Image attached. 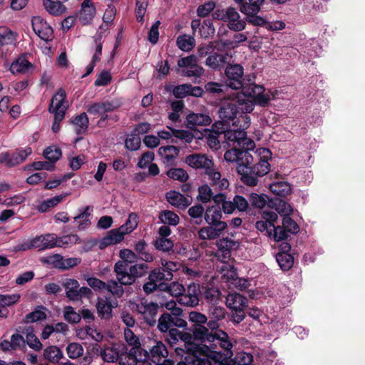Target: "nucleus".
Masks as SVG:
<instances>
[{
    "mask_svg": "<svg viewBox=\"0 0 365 365\" xmlns=\"http://www.w3.org/2000/svg\"><path fill=\"white\" fill-rule=\"evenodd\" d=\"M32 28L35 34L42 40L48 41L53 34V28L41 16H34L31 19Z\"/></svg>",
    "mask_w": 365,
    "mask_h": 365,
    "instance_id": "a211bd4d",
    "label": "nucleus"
},
{
    "mask_svg": "<svg viewBox=\"0 0 365 365\" xmlns=\"http://www.w3.org/2000/svg\"><path fill=\"white\" fill-rule=\"evenodd\" d=\"M270 191L278 197H285L292 192L291 185L284 181L274 182L269 185Z\"/></svg>",
    "mask_w": 365,
    "mask_h": 365,
    "instance_id": "f704fd0d",
    "label": "nucleus"
},
{
    "mask_svg": "<svg viewBox=\"0 0 365 365\" xmlns=\"http://www.w3.org/2000/svg\"><path fill=\"white\" fill-rule=\"evenodd\" d=\"M70 123L73 125L75 133L77 135H82L88 132L89 120L87 113L85 112L79 115L73 116L70 120Z\"/></svg>",
    "mask_w": 365,
    "mask_h": 365,
    "instance_id": "b1692460",
    "label": "nucleus"
},
{
    "mask_svg": "<svg viewBox=\"0 0 365 365\" xmlns=\"http://www.w3.org/2000/svg\"><path fill=\"white\" fill-rule=\"evenodd\" d=\"M66 289V296L73 302L81 300V295L79 294V282L75 279H66L62 284Z\"/></svg>",
    "mask_w": 365,
    "mask_h": 365,
    "instance_id": "bb28decb",
    "label": "nucleus"
},
{
    "mask_svg": "<svg viewBox=\"0 0 365 365\" xmlns=\"http://www.w3.org/2000/svg\"><path fill=\"white\" fill-rule=\"evenodd\" d=\"M149 266L145 263L135 264L129 267V275L127 276V285L133 284L137 278L145 276L148 271Z\"/></svg>",
    "mask_w": 365,
    "mask_h": 365,
    "instance_id": "c85d7f7f",
    "label": "nucleus"
},
{
    "mask_svg": "<svg viewBox=\"0 0 365 365\" xmlns=\"http://www.w3.org/2000/svg\"><path fill=\"white\" fill-rule=\"evenodd\" d=\"M200 294V285L196 283H191L181 295L179 302L187 307L197 306L199 304Z\"/></svg>",
    "mask_w": 365,
    "mask_h": 365,
    "instance_id": "dca6fc26",
    "label": "nucleus"
},
{
    "mask_svg": "<svg viewBox=\"0 0 365 365\" xmlns=\"http://www.w3.org/2000/svg\"><path fill=\"white\" fill-rule=\"evenodd\" d=\"M180 148L175 145L161 146L158 149V154L165 158L167 163H170L176 158L180 153Z\"/></svg>",
    "mask_w": 365,
    "mask_h": 365,
    "instance_id": "37998d69",
    "label": "nucleus"
},
{
    "mask_svg": "<svg viewBox=\"0 0 365 365\" xmlns=\"http://www.w3.org/2000/svg\"><path fill=\"white\" fill-rule=\"evenodd\" d=\"M66 92L63 89L60 88L58 92L52 97L50 105H52L53 110H64L63 103L66 98Z\"/></svg>",
    "mask_w": 365,
    "mask_h": 365,
    "instance_id": "5fc2aeb1",
    "label": "nucleus"
},
{
    "mask_svg": "<svg viewBox=\"0 0 365 365\" xmlns=\"http://www.w3.org/2000/svg\"><path fill=\"white\" fill-rule=\"evenodd\" d=\"M257 162L254 163V157L245 150L239 149L235 145L231 150L225 153L226 161L237 164V172L241 176V181L248 186H255L258 183V177H262L270 170L269 160L272 159L271 150L260 148L255 152Z\"/></svg>",
    "mask_w": 365,
    "mask_h": 365,
    "instance_id": "f257e3e1",
    "label": "nucleus"
},
{
    "mask_svg": "<svg viewBox=\"0 0 365 365\" xmlns=\"http://www.w3.org/2000/svg\"><path fill=\"white\" fill-rule=\"evenodd\" d=\"M45 9L52 16H58L66 11V7L63 4L54 0H42Z\"/></svg>",
    "mask_w": 365,
    "mask_h": 365,
    "instance_id": "473e14b6",
    "label": "nucleus"
},
{
    "mask_svg": "<svg viewBox=\"0 0 365 365\" xmlns=\"http://www.w3.org/2000/svg\"><path fill=\"white\" fill-rule=\"evenodd\" d=\"M225 22H228V28L234 31H242L246 26V21L240 19V14L232 6L225 10Z\"/></svg>",
    "mask_w": 365,
    "mask_h": 365,
    "instance_id": "6ab92c4d",
    "label": "nucleus"
},
{
    "mask_svg": "<svg viewBox=\"0 0 365 365\" xmlns=\"http://www.w3.org/2000/svg\"><path fill=\"white\" fill-rule=\"evenodd\" d=\"M159 220L164 225L168 226H176L179 224L180 217L173 211L168 210H162L158 215Z\"/></svg>",
    "mask_w": 365,
    "mask_h": 365,
    "instance_id": "79ce46f5",
    "label": "nucleus"
},
{
    "mask_svg": "<svg viewBox=\"0 0 365 365\" xmlns=\"http://www.w3.org/2000/svg\"><path fill=\"white\" fill-rule=\"evenodd\" d=\"M63 317L65 320L70 324H78L81 320L80 313H77L71 306H66L64 307Z\"/></svg>",
    "mask_w": 365,
    "mask_h": 365,
    "instance_id": "13d9d810",
    "label": "nucleus"
},
{
    "mask_svg": "<svg viewBox=\"0 0 365 365\" xmlns=\"http://www.w3.org/2000/svg\"><path fill=\"white\" fill-rule=\"evenodd\" d=\"M225 73L227 77V86L234 90L243 88L244 68L238 63H228L225 68Z\"/></svg>",
    "mask_w": 365,
    "mask_h": 365,
    "instance_id": "9b49d317",
    "label": "nucleus"
},
{
    "mask_svg": "<svg viewBox=\"0 0 365 365\" xmlns=\"http://www.w3.org/2000/svg\"><path fill=\"white\" fill-rule=\"evenodd\" d=\"M262 218L256 222L255 227L260 232L271 237L272 229L278 219V215L273 211H265L262 213Z\"/></svg>",
    "mask_w": 365,
    "mask_h": 365,
    "instance_id": "f3484780",
    "label": "nucleus"
},
{
    "mask_svg": "<svg viewBox=\"0 0 365 365\" xmlns=\"http://www.w3.org/2000/svg\"><path fill=\"white\" fill-rule=\"evenodd\" d=\"M101 356L105 362H115L119 359L120 365H127L122 358L119 356V351L115 347H106L101 350Z\"/></svg>",
    "mask_w": 365,
    "mask_h": 365,
    "instance_id": "72a5a7b5",
    "label": "nucleus"
},
{
    "mask_svg": "<svg viewBox=\"0 0 365 365\" xmlns=\"http://www.w3.org/2000/svg\"><path fill=\"white\" fill-rule=\"evenodd\" d=\"M200 34L202 38H207L215 34V29L212 19H205L200 28Z\"/></svg>",
    "mask_w": 365,
    "mask_h": 365,
    "instance_id": "680f3d73",
    "label": "nucleus"
},
{
    "mask_svg": "<svg viewBox=\"0 0 365 365\" xmlns=\"http://www.w3.org/2000/svg\"><path fill=\"white\" fill-rule=\"evenodd\" d=\"M232 347L229 349H222L223 351L211 350L205 351L202 353L200 359H207L211 365H236L232 359L233 355Z\"/></svg>",
    "mask_w": 365,
    "mask_h": 365,
    "instance_id": "9d476101",
    "label": "nucleus"
},
{
    "mask_svg": "<svg viewBox=\"0 0 365 365\" xmlns=\"http://www.w3.org/2000/svg\"><path fill=\"white\" fill-rule=\"evenodd\" d=\"M129 264L122 260L118 261L114 266V272L116 274L117 280L121 284L124 285H127V284L124 282L127 281V276L129 275Z\"/></svg>",
    "mask_w": 365,
    "mask_h": 365,
    "instance_id": "e433bc0d",
    "label": "nucleus"
},
{
    "mask_svg": "<svg viewBox=\"0 0 365 365\" xmlns=\"http://www.w3.org/2000/svg\"><path fill=\"white\" fill-rule=\"evenodd\" d=\"M212 119L208 114L189 113L186 117L185 126L190 130H195L197 126L209 125Z\"/></svg>",
    "mask_w": 365,
    "mask_h": 365,
    "instance_id": "aec40b11",
    "label": "nucleus"
},
{
    "mask_svg": "<svg viewBox=\"0 0 365 365\" xmlns=\"http://www.w3.org/2000/svg\"><path fill=\"white\" fill-rule=\"evenodd\" d=\"M221 207L218 205L207 207L204 215L205 222L209 225L203 227L198 231L199 237L201 240H215L220 237L227 223L222 221Z\"/></svg>",
    "mask_w": 365,
    "mask_h": 365,
    "instance_id": "20e7f679",
    "label": "nucleus"
},
{
    "mask_svg": "<svg viewBox=\"0 0 365 365\" xmlns=\"http://www.w3.org/2000/svg\"><path fill=\"white\" fill-rule=\"evenodd\" d=\"M222 134L225 138L223 143H227L229 147H234L236 145L238 148V143H240L242 137L245 135V131L240 130H225L224 128V131L222 132Z\"/></svg>",
    "mask_w": 365,
    "mask_h": 365,
    "instance_id": "7c9ffc66",
    "label": "nucleus"
},
{
    "mask_svg": "<svg viewBox=\"0 0 365 365\" xmlns=\"http://www.w3.org/2000/svg\"><path fill=\"white\" fill-rule=\"evenodd\" d=\"M189 330L191 336L189 342H208L210 346H207L211 350H215L218 346L222 349H229L233 346L227 333L225 331H218L215 334L210 333L208 328L202 324H192Z\"/></svg>",
    "mask_w": 365,
    "mask_h": 365,
    "instance_id": "7ed1b4c3",
    "label": "nucleus"
},
{
    "mask_svg": "<svg viewBox=\"0 0 365 365\" xmlns=\"http://www.w3.org/2000/svg\"><path fill=\"white\" fill-rule=\"evenodd\" d=\"M34 65L29 62L26 57L19 58L16 61L12 63L11 70L13 73H26L33 68Z\"/></svg>",
    "mask_w": 365,
    "mask_h": 365,
    "instance_id": "c03bdc74",
    "label": "nucleus"
},
{
    "mask_svg": "<svg viewBox=\"0 0 365 365\" xmlns=\"http://www.w3.org/2000/svg\"><path fill=\"white\" fill-rule=\"evenodd\" d=\"M224 131V124L221 122H216L213 124L212 130L207 136V143L211 149L218 150L220 148V136Z\"/></svg>",
    "mask_w": 365,
    "mask_h": 365,
    "instance_id": "412c9836",
    "label": "nucleus"
},
{
    "mask_svg": "<svg viewBox=\"0 0 365 365\" xmlns=\"http://www.w3.org/2000/svg\"><path fill=\"white\" fill-rule=\"evenodd\" d=\"M212 197H213V192L207 184L198 187V195L197 197L198 201L207 203L212 200Z\"/></svg>",
    "mask_w": 365,
    "mask_h": 365,
    "instance_id": "052dcab7",
    "label": "nucleus"
},
{
    "mask_svg": "<svg viewBox=\"0 0 365 365\" xmlns=\"http://www.w3.org/2000/svg\"><path fill=\"white\" fill-rule=\"evenodd\" d=\"M79 237L77 235L58 237L56 234L48 233L36 236L31 240V247L38 250L51 249L56 247H63L68 244L76 243Z\"/></svg>",
    "mask_w": 365,
    "mask_h": 365,
    "instance_id": "39448f33",
    "label": "nucleus"
},
{
    "mask_svg": "<svg viewBox=\"0 0 365 365\" xmlns=\"http://www.w3.org/2000/svg\"><path fill=\"white\" fill-rule=\"evenodd\" d=\"M16 34L10 29L0 28V48L4 45H11L16 42Z\"/></svg>",
    "mask_w": 365,
    "mask_h": 365,
    "instance_id": "3c124183",
    "label": "nucleus"
},
{
    "mask_svg": "<svg viewBox=\"0 0 365 365\" xmlns=\"http://www.w3.org/2000/svg\"><path fill=\"white\" fill-rule=\"evenodd\" d=\"M269 202L272 203V206H274L275 210L282 216H289L293 212L292 207L283 199L275 197L274 200H270Z\"/></svg>",
    "mask_w": 365,
    "mask_h": 365,
    "instance_id": "c9c22d12",
    "label": "nucleus"
},
{
    "mask_svg": "<svg viewBox=\"0 0 365 365\" xmlns=\"http://www.w3.org/2000/svg\"><path fill=\"white\" fill-rule=\"evenodd\" d=\"M190 332L180 331L178 328L171 329L165 334H163L165 341L169 345L170 348L175 350L176 354L185 357V363L191 365L194 360H201L200 356L205 351H209L208 346L205 344L189 342L190 339Z\"/></svg>",
    "mask_w": 365,
    "mask_h": 365,
    "instance_id": "f03ea898",
    "label": "nucleus"
},
{
    "mask_svg": "<svg viewBox=\"0 0 365 365\" xmlns=\"http://www.w3.org/2000/svg\"><path fill=\"white\" fill-rule=\"evenodd\" d=\"M158 309V304L153 302H141L137 306L138 312L143 315V319L149 327H154L156 324Z\"/></svg>",
    "mask_w": 365,
    "mask_h": 365,
    "instance_id": "ddd939ff",
    "label": "nucleus"
},
{
    "mask_svg": "<svg viewBox=\"0 0 365 365\" xmlns=\"http://www.w3.org/2000/svg\"><path fill=\"white\" fill-rule=\"evenodd\" d=\"M170 274H165L159 267L152 269L149 272L148 281L143 284V290L146 294L153 293L155 291L167 289L168 283L165 281H170Z\"/></svg>",
    "mask_w": 365,
    "mask_h": 365,
    "instance_id": "1a4fd4ad",
    "label": "nucleus"
},
{
    "mask_svg": "<svg viewBox=\"0 0 365 365\" xmlns=\"http://www.w3.org/2000/svg\"><path fill=\"white\" fill-rule=\"evenodd\" d=\"M226 44L221 41H210L207 44H201L197 48V56L200 58L205 57L210 55L215 51L217 52H224Z\"/></svg>",
    "mask_w": 365,
    "mask_h": 365,
    "instance_id": "393cba45",
    "label": "nucleus"
},
{
    "mask_svg": "<svg viewBox=\"0 0 365 365\" xmlns=\"http://www.w3.org/2000/svg\"><path fill=\"white\" fill-rule=\"evenodd\" d=\"M236 96L231 100L225 101L222 103L219 109V116L222 119V123L230 124L231 122L233 125L236 124L235 120L237 115H240Z\"/></svg>",
    "mask_w": 365,
    "mask_h": 365,
    "instance_id": "f8f14e48",
    "label": "nucleus"
},
{
    "mask_svg": "<svg viewBox=\"0 0 365 365\" xmlns=\"http://www.w3.org/2000/svg\"><path fill=\"white\" fill-rule=\"evenodd\" d=\"M169 130L173 132V138L179 139L185 143H190L195 136L193 133L189 130L175 129L171 127H168Z\"/></svg>",
    "mask_w": 365,
    "mask_h": 365,
    "instance_id": "6e6d98bb",
    "label": "nucleus"
},
{
    "mask_svg": "<svg viewBox=\"0 0 365 365\" xmlns=\"http://www.w3.org/2000/svg\"><path fill=\"white\" fill-rule=\"evenodd\" d=\"M128 234L125 226H120L117 229H113L108 231L99 242V248L103 250L106 247L118 244L123 240L124 236Z\"/></svg>",
    "mask_w": 365,
    "mask_h": 365,
    "instance_id": "2eb2a0df",
    "label": "nucleus"
},
{
    "mask_svg": "<svg viewBox=\"0 0 365 365\" xmlns=\"http://www.w3.org/2000/svg\"><path fill=\"white\" fill-rule=\"evenodd\" d=\"M96 13V7L91 0H83L79 14V20L83 25L91 22Z\"/></svg>",
    "mask_w": 365,
    "mask_h": 365,
    "instance_id": "4be33fe9",
    "label": "nucleus"
},
{
    "mask_svg": "<svg viewBox=\"0 0 365 365\" xmlns=\"http://www.w3.org/2000/svg\"><path fill=\"white\" fill-rule=\"evenodd\" d=\"M98 316L103 319H109L113 317V306L107 299L98 297L96 303Z\"/></svg>",
    "mask_w": 365,
    "mask_h": 365,
    "instance_id": "c756f323",
    "label": "nucleus"
},
{
    "mask_svg": "<svg viewBox=\"0 0 365 365\" xmlns=\"http://www.w3.org/2000/svg\"><path fill=\"white\" fill-rule=\"evenodd\" d=\"M140 138L133 132L127 137L125 141V148L131 151L138 150L140 146Z\"/></svg>",
    "mask_w": 365,
    "mask_h": 365,
    "instance_id": "69168bd1",
    "label": "nucleus"
},
{
    "mask_svg": "<svg viewBox=\"0 0 365 365\" xmlns=\"http://www.w3.org/2000/svg\"><path fill=\"white\" fill-rule=\"evenodd\" d=\"M31 153L32 150L30 147H26L24 149H16V151L11 154L13 159L10 161L11 165L16 166L22 163Z\"/></svg>",
    "mask_w": 365,
    "mask_h": 365,
    "instance_id": "864d4df0",
    "label": "nucleus"
},
{
    "mask_svg": "<svg viewBox=\"0 0 365 365\" xmlns=\"http://www.w3.org/2000/svg\"><path fill=\"white\" fill-rule=\"evenodd\" d=\"M165 198L170 205L179 209H185L190 205L189 200L182 194L175 190L167 192Z\"/></svg>",
    "mask_w": 365,
    "mask_h": 365,
    "instance_id": "a878e982",
    "label": "nucleus"
},
{
    "mask_svg": "<svg viewBox=\"0 0 365 365\" xmlns=\"http://www.w3.org/2000/svg\"><path fill=\"white\" fill-rule=\"evenodd\" d=\"M43 155L45 158L48 160L52 165H55L56 161H58L62 155L61 148L55 145L47 147L43 152Z\"/></svg>",
    "mask_w": 365,
    "mask_h": 365,
    "instance_id": "09e8293b",
    "label": "nucleus"
},
{
    "mask_svg": "<svg viewBox=\"0 0 365 365\" xmlns=\"http://www.w3.org/2000/svg\"><path fill=\"white\" fill-rule=\"evenodd\" d=\"M289 237V233L287 231L284 226L282 225H275L274 224L273 227L272 229L271 237L275 242H279L282 240H286Z\"/></svg>",
    "mask_w": 365,
    "mask_h": 365,
    "instance_id": "bf43d9fd",
    "label": "nucleus"
},
{
    "mask_svg": "<svg viewBox=\"0 0 365 365\" xmlns=\"http://www.w3.org/2000/svg\"><path fill=\"white\" fill-rule=\"evenodd\" d=\"M118 280H110L106 284V289L113 296L121 297L124 294V289Z\"/></svg>",
    "mask_w": 365,
    "mask_h": 365,
    "instance_id": "0e129e2a",
    "label": "nucleus"
},
{
    "mask_svg": "<svg viewBox=\"0 0 365 365\" xmlns=\"http://www.w3.org/2000/svg\"><path fill=\"white\" fill-rule=\"evenodd\" d=\"M154 246L159 251L169 252L173 249L174 243L168 238H157L154 241Z\"/></svg>",
    "mask_w": 365,
    "mask_h": 365,
    "instance_id": "338daca9",
    "label": "nucleus"
},
{
    "mask_svg": "<svg viewBox=\"0 0 365 365\" xmlns=\"http://www.w3.org/2000/svg\"><path fill=\"white\" fill-rule=\"evenodd\" d=\"M161 307H165L168 312V314L172 317L174 320H185L183 317V310L177 307L174 301L167 302L165 304L160 303Z\"/></svg>",
    "mask_w": 365,
    "mask_h": 365,
    "instance_id": "8fccbe9b",
    "label": "nucleus"
},
{
    "mask_svg": "<svg viewBox=\"0 0 365 365\" xmlns=\"http://www.w3.org/2000/svg\"><path fill=\"white\" fill-rule=\"evenodd\" d=\"M222 52L215 51L207 58L205 64L215 71H220L227 62V54H223Z\"/></svg>",
    "mask_w": 365,
    "mask_h": 365,
    "instance_id": "cd10ccee",
    "label": "nucleus"
},
{
    "mask_svg": "<svg viewBox=\"0 0 365 365\" xmlns=\"http://www.w3.org/2000/svg\"><path fill=\"white\" fill-rule=\"evenodd\" d=\"M157 328L163 334H165L168 330L175 328H185L187 322L185 320H174L168 314V312H163L157 321Z\"/></svg>",
    "mask_w": 365,
    "mask_h": 365,
    "instance_id": "4468645a",
    "label": "nucleus"
},
{
    "mask_svg": "<svg viewBox=\"0 0 365 365\" xmlns=\"http://www.w3.org/2000/svg\"><path fill=\"white\" fill-rule=\"evenodd\" d=\"M226 306L231 311V321L235 324L242 322L246 317L248 307L247 297L237 292H229L226 297Z\"/></svg>",
    "mask_w": 365,
    "mask_h": 365,
    "instance_id": "423d86ee",
    "label": "nucleus"
},
{
    "mask_svg": "<svg viewBox=\"0 0 365 365\" xmlns=\"http://www.w3.org/2000/svg\"><path fill=\"white\" fill-rule=\"evenodd\" d=\"M282 224L289 234L296 235L299 232V226L290 215L284 217Z\"/></svg>",
    "mask_w": 365,
    "mask_h": 365,
    "instance_id": "774afa93",
    "label": "nucleus"
},
{
    "mask_svg": "<svg viewBox=\"0 0 365 365\" xmlns=\"http://www.w3.org/2000/svg\"><path fill=\"white\" fill-rule=\"evenodd\" d=\"M91 210L92 208L90 206H86L77 216L74 217L75 222L78 225L79 230H83L91 225V222L89 217L91 215Z\"/></svg>",
    "mask_w": 365,
    "mask_h": 365,
    "instance_id": "a19ab883",
    "label": "nucleus"
},
{
    "mask_svg": "<svg viewBox=\"0 0 365 365\" xmlns=\"http://www.w3.org/2000/svg\"><path fill=\"white\" fill-rule=\"evenodd\" d=\"M270 201L268 196L264 194H257L252 192L249 197L250 205L255 208H263Z\"/></svg>",
    "mask_w": 365,
    "mask_h": 365,
    "instance_id": "603ef678",
    "label": "nucleus"
},
{
    "mask_svg": "<svg viewBox=\"0 0 365 365\" xmlns=\"http://www.w3.org/2000/svg\"><path fill=\"white\" fill-rule=\"evenodd\" d=\"M276 260L283 271L289 270L294 265V259L291 253L277 252Z\"/></svg>",
    "mask_w": 365,
    "mask_h": 365,
    "instance_id": "58836bf2",
    "label": "nucleus"
},
{
    "mask_svg": "<svg viewBox=\"0 0 365 365\" xmlns=\"http://www.w3.org/2000/svg\"><path fill=\"white\" fill-rule=\"evenodd\" d=\"M66 352L70 359H76L83 354V348L78 343L71 342L68 344Z\"/></svg>",
    "mask_w": 365,
    "mask_h": 365,
    "instance_id": "e2e57ef3",
    "label": "nucleus"
},
{
    "mask_svg": "<svg viewBox=\"0 0 365 365\" xmlns=\"http://www.w3.org/2000/svg\"><path fill=\"white\" fill-rule=\"evenodd\" d=\"M148 244L144 240H140L135 245V250L137 252L138 259L146 262H150L153 260V256L147 250Z\"/></svg>",
    "mask_w": 365,
    "mask_h": 365,
    "instance_id": "a18cd8bd",
    "label": "nucleus"
},
{
    "mask_svg": "<svg viewBox=\"0 0 365 365\" xmlns=\"http://www.w3.org/2000/svg\"><path fill=\"white\" fill-rule=\"evenodd\" d=\"M242 14L259 13L264 0H233Z\"/></svg>",
    "mask_w": 365,
    "mask_h": 365,
    "instance_id": "5701e85b",
    "label": "nucleus"
},
{
    "mask_svg": "<svg viewBox=\"0 0 365 365\" xmlns=\"http://www.w3.org/2000/svg\"><path fill=\"white\" fill-rule=\"evenodd\" d=\"M177 66L175 71L185 77L197 78L205 73L203 67L198 64V57L194 54L180 58Z\"/></svg>",
    "mask_w": 365,
    "mask_h": 365,
    "instance_id": "0eeeda50",
    "label": "nucleus"
},
{
    "mask_svg": "<svg viewBox=\"0 0 365 365\" xmlns=\"http://www.w3.org/2000/svg\"><path fill=\"white\" fill-rule=\"evenodd\" d=\"M152 361L155 363L156 361H160L163 358H165L168 355V351L166 346L162 341H157L150 350Z\"/></svg>",
    "mask_w": 365,
    "mask_h": 365,
    "instance_id": "ea45409f",
    "label": "nucleus"
},
{
    "mask_svg": "<svg viewBox=\"0 0 365 365\" xmlns=\"http://www.w3.org/2000/svg\"><path fill=\"white\" fill-rule=\"evenodd\" d=\"M237 103V108L239 110L240 115L241 116L244 113H251L253 109L255 104L253 103V99H250V98L247 96L245 93H237L236 96Z\"/></svg>",
    "mask_w": 365,
    "mask_h": 365,
    "instance_id": "2f4dec72",
    "label": "nucleus"
},
{
    "mask_svg": "<svg viewBox=\"0 0 365 365\" xmlns=\"http://www.w3.org/2000/svg\"><path fill=\"white\" fill-rule=\"evenodd\" d=\"M26 344L32 349L39 351L43 348V344L34 334V329L32 327L26 329Z\"/></svg>",
    "mask_w": 365,
    "mask_h": 365,
    "instance_id": "49530a36",
    "label": "nucleus"
},
{
    "mask_svg": "<svg viewBox=\"0 0 365 365\" xmlns=\"http://www.w3.org/2000/svg\"><path fill=\"white\" fill-rule=\"evenodd\" d=\"M185 163L195 169H204L210 180H216L221 177L220 173L213 168L212 160L206 155L197 153L189 155L185 158Z\"/></svg>",
    "mask_w": 365,
    "mask_h": 365,
    "instance_id": "6e6552de",
    "label": "nucleus"
},
{
    "mask_svg": "<svg viewBox=\"0 0 365 365\" xmlns=\"http://www.w3.org/2000/svg\"><path fill=\"white\" fill-rule=\"evenodd\" d=\"M43 356L46 360L53 364L59 363V361L64 358L62 351L56 346L46 347L43 351Z\"/></svg>",
    "mask_w": 365,
    "mask_h": 365,
    "instance_id": "4c0bfd02",
    "label": "nucleus"
},
{
    "mask_svg": "<svg viewBox=\"0 0 365 365\" xmlns=\"http://www.w3.org/2000/svg\"><path fill=\"white\" fill-rule=\"evenodd\" d=\"M166 175L175 180H178L181 182H185L189 175L182 168H170L166 172Z\"/></svg>",
    "mask_w": 365,
    "mask_h": 365,
    "instance_id": "4d7b16f0",
    "label": "nucleus"
},
{
    "mask_svg": "<svg viewBox=\"0 0 365 365\" xmlns=\"http://www.w3.org/2000/svg\"><path fill=\"white\" fill-rule=\"evenodd\" d=\"M176 43L180 50L190 51L194 48L195 40L190 35L182 34L177 38Z\"/></svg>",
    "mask_w": 365,
    "mask_h": 365,
    "instance_id": "de8ad7c7",
    "label": "nucleus"
}]
</instances>
